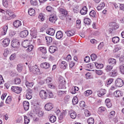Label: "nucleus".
<instances>
[{
	"instance_id": "nucleus-1",
	"label": "nucleus",
	"mask_w": 124,
	"mask_h": 124,
	"mask_svg": "<svg viewBox=\"0 0 124 124\" xmlns=\"http://www.w3.org/2000/svg\"><path fill=\"white\" fill-rule=\"evenodd\" d=\"M57 19V17L56 11H54L49 15V21L52 23H55Z\"/></svg>"
},
{
	"instance_id": "nucleus-2",
	"label": "nucleus",
	"mask_w": 124,
	"mask_h": 124,
	"mask_svg": "<svg viewBox=\"0 0 124 124\" xmlns=\"http://www.w3.org/2000/svg\"><path fill=\"white\" fill-rule=\"evenodd\" d=\"M59 17L62 19H64L68 14L67 11L62 8H60L59 9Z\"/></svg>"
},
{
	"instance_id": "nucleus-3",
	"label": "nucleus",
	"mask_w": 124,
	"mask_h": 124,
	"mask_svg": "<svg viewBox=\"0 0 124 124\" xmlns=\"http://www.w3.org/2000/svg\"><path fill=\"white\" fill-rule=\"evenodd\" d=\"M59 89H65V79L63 77H60L59 78Z\"/></svg>"
},
{
	"instance_id": "nucleus-4",
	"label": "nucleus",
	"mask_w": 124,
	"mask_h": 124,
	"mask_svg": "<svg viewBox=\"0 0 124 124\" xmlns=\"http://www.w3.org/2000/svg\"><path fill=\"white\" fill-rule=\"evenodd\" d=\"M30 70L31 72H32L34 74H40L39 69L36 65H35L30 68Z\"/></svg>"
},
{
	"instance_id": "nucleus-5",
	"label": "nucleus",
	"mask_w": 124,
	"mask_h": 124,
	"mask_svg": "<svg viewBox=\"0 0 124 124\" xmlns=\"http://www.w3.org/2000/svg\"><path fill=\"white\" fill-rule=\"evenodd\" d=\"M11 89L13 91L18 94L20 93L22 91L21 87L17 86H12Z\"/></svg>"
},
{
	"instance_id": "nucleus-6",
	"label": "nucleus",
	"mask_w": 124,
	"mask_h": 124,
	"mask_svg": "<svg viewBox=\"0 0 124 124\" xmlns=\"http://www.w3.org/2000/svg\"><path fill=\"white\" fill-rule=\"evenodd\" d=\"M115 84L116 86L117 87H120L123 85L124 83L122 79L118 78L116 80Z\"/></svg>"
},
{
	"instance_id": "nucleus-7",
	"label": "nucleus",
	"mask_w": 124,
	"mask_h": 124,
	"mask_svg": "<svg viewBox=\"0 0 124 124\" xmlns=\"http://www.w3.org/2000/svg\"><path fill=\"white\" fill-rule=\"evenodd\" d=\"M31 32L30 34L32 37L33 38L35 39L37 36V30L36 29L34 28H32L30 30Z\"/></svg>"
},
{
	"instance_id": "nucleus-8",
	"label": "nucleus",
	"mask_w": 124,
	"mask_h": 124,
	"mask_svg": "<svg viewBox=\"0 0 124 124\" xmlns=\"http://www.w3.org/2000/svg\"><path fill=\"white\" fill-rule=\"evenodd\" d=\"M39 95L40 97L42 99H45L47 98V94L45 91L42 90L39 92Z\"/></svg>"
},
{
	"instance_id": "nucleus-9",
	"label": "nucleus",
	"mask_w": 124,
	"mask_h": 124,
	"mask_svg": "<svg viewBox=\"0 0 124 124\" xmlns=\"http://www.w3.org/2000/svg\"><path fill=\"white\" fill-rule=\"evenodd\" d=\"M31 41L29 40H26L23 41L22 43V45L24 47H28L29 45L31 44Z\"/></svg>"
},
{
	"instance_id": "nucleus-10",
	"label": "nucleus",
	"mask_w": 124,
	"mask_h": 124,
	"mask_svg": "<svg viewBox=\"0 0 124 124\" xmlns=\"http://www.w3.org/2000/svg\"><path fill=\"white\" fill-rule=\"evenodd\" d=\"M19 42L17 40H12L11 43V46L13 48H17L18 46L20 45Z\"/></svg>"
},
{
	"instance_id": "nucleus-11",
	"label": "nucleus",
	"mask_w": 124,
	"mask_h": 124,
	"mask_svg": "<svg viewBox=\"0 0 124 124\" xmlns=\"http://www.w3.org/2000/svg\"><path fill=\"white\" fill-rule=\"evenodd\" d=\"M69 114L70 117L72 119H75L76 117L77 114L74 110H70L69 111Z\"/></svg>"
},
{
	"instance_id": "nucleus-12",
	"label": "nucleus",
	"mask_w": 124,
	"mask_h": 124,
	"mask_svg": "<svg viewBox=\"0 0 124 124\" xmlns=\"http://www.w3.org/2000/svg\"><path fill=\"white\" fill-rule=\"evenodd\" d=\"M53 107L52 104L50 103H48L46 104L45 106V109L47 111H49Z\"/></svg>"
},
{
	"instance_id": "nucleus-13",
	"label": "nucleus",
	"mask_w": 124,
	"mask_h": 124,
	"mask_svg": "<svg viewBox=\"0 0 124 124\" xmlns=\"http://www.w3.org/2000/svg\"><path fill=\"white\" fill-rule=\"evenodd\" d=\"M23 105L24 110L25 111L28 110L29 108V104L28 102L25 101L23 102Z\"/></svg>"
},
{
	"instance_id": "nucleus-14",
	"label": "nucleus",
	"mask_w": 124,
	"mask_h": 124,
	"mask_svg": "<svg viewBox=\"0 0 124 124\" xmlns=\"http://www.w3.org/2000/svg\"><path fill=\"white\" fill-rule=\"evenodd\" d=\"M87 7L85 6H84L80 10V13L82 15H85L87 14Z\"/></svg>"
},
{
	"instance_id": "nucleus-15",
	"label": "nucleus",
	"mask_w": 124,
	"mask_h": 124,
	"mask_svg": "<svg viewBox=\"0 0 124 124\" xmlns=\"http://www.w3.org/2000/svg\"><path fill=\"white\" fill-rule=\"evenodd\" d=\"M108 62L110 64L113 65V66L116 64V60L113 58H109L108 60Z\"/></svg>"
},
{
	"instance_id": "nucleus-16",
	"label": "nucleus",
	"mask_w": 124,
	"mask_h": 124,
	"mask_svg": "<svg viewBox=\"0 0 124 124\" xmlns=\"http://www.w3.org/2000/svg\"><path fill=\"white\" fill-rule=\"evenodd\" d=\"M55 32V30L53 28H50L48 29L46 31L47 34L50 35H53Z\"/></svg>"
},
{
	"instance_id": "nucleus-17",
	"label": "nucleus",
	"mask_w": 124,
	"mask_h": 124,
	"mask_svg": "<svg viewBox=\"0 0 124 124\" xmlns=\"http://www.w3.org/2000/svg\"><path fill=\"white\" fill-rule=\"evenodd\" d=\"M10 41V40L8 38L4 39L2 41L3 46L5 47L8 46L9 43Z\"/></svg>"
},
{
	"instance_id": "nucleus-18",
	"label": "nucleus",
	"mask_w": 124,
	"mask_h": 124,
	"mask_svg": "<svg viewBox=\"0 0 124 124\" xmlns=\"http://www.w3.org/2000/svg\"><path fill=\"white\" fill-rule=\"evenodd\" d=\"M68 66L67 62L64 61H62L60 64V67L62 69H65Z\"/></svg>"
},
{
	"instance_id": "nucleus-19",
	"label": "nucleus",
	"mask_w": 124,
	"mask_h": 124,
	"mask_svg": "<svg viewBox=\"0 0 124 124\" xmlns=\"http://www.w3.org/2000/svg\"><path fill=\"white\" fill-rule=\"evenodd\" d=\"M40 66L41 68L46 69L49 68L50 65L49 63L45 62L41 63Z\"/></svg>"
},
{
	"instance_id": "nucleus-20",
	"label": "nucleus",
	"mask_w": 124,
	"mask_h": 124,
	"mask_svg": "<svg viewBox=\"0 0 124 124\" xmlns=\"http://www.w3.org/2000/svg\"><path fill=\"white\" fill-rule=\"evenodd\" d=\"M110 26L114 30L117 29L119 27L118 24L116 23L111 22L110 24Z\"/></svg>"
},
{
	"instance_id": "nucleus-21",
	"label": "nucleus",
	"mask_w": 124,
	"mask_h": 124,
	"mask_svg": "<svg viewBox=\"0 0 124 124\" xmlns=\"http://www.w3.org/2000/svg\"><path fill=\"white\" fill-rule=\"evenodd\" d=\"M65 33L67 36L70 37L74 35L75 34V32L74 31L71 30L66 31Z\"/></svg>"
},
{
	"instance_id": "nucleus-22",
	"label": "nucleus",
	"mask_w": 124,
	"mask_h": 124,
	"mask_svg": "<svg viewBox=\"0 0 124 124\" xmlns=\"http://www.w3.org/2000/svg\"><path fill=\"white\" fill-rule=\"evenodd\" d=\"M22 25L21 22L19 20H17L15 21L13 23L14 26L16 28H18Z\"/></svg>"
},
{
	"instance_id": "nucleus-23",
	"label": "nucleus",
	"mask_w": 124,
	"mask_h": 124,
	"mask_svg": "<svg viewBox=\"0 0 124 124\" xmlns=\"http://www.w3.org/2000/svg\"><path fill=\"white\" fill-rule=\"evenodd\" d=\"M121 92L120 90H117L114 93L113 95L115 97H119L122 95Z\"/></svg>"
},
{
	"instance_id": "nucleus-24",
	"label": "nucleus",
	"mask_w": 124,
	"mask_h": 124,
	"mask_svg": "<svg viewBox=\"0 0 124 124\" xmlns=\"http://www.w3.org/2000/svg\"><path fill=\"white\" fill-rule=\"evenodd\" d=\"M28 34V31L27 30H24L21 32L20 33V36L22 38L26 37Z\"/></svg>"
},
{
	"instance_id": "nucleus-25",
	"label": "nucleus",
	"mask_w": 124,
	"mask_h": 124,
	"mask_svg": "<svg viewBox=\"0 0 124 124\" xmlns=\"http://www.w3.org/2000/svg\"><path fill=\"white\" fill-rule=\"evenodd\" d=\"M106 93V91L104 89H101L98 92L97 95L99 97H101Z\"/></svg>"
},
{
	"instance_id": "nucleus-26",
	"label": "nucleus",
	"mask_w": 124,
	"mask_h": 124,
	"mask_svg": "<svg viewBox=\"0 0 124 124\" xmlns=\"http://www.w3.org/2000/svg\"><path fill=\"white\" fill-rule=\"evenodd\" d=\"M8 28L7 25H5L3 26L2 28V31L1 32V35H3L6 34Z\"/></svg>"
},
{
	"instance_id": "nucleus-27",
	"label": "nucleus",
	"mask_w": 124,
	"mask_h": 124,
	"mask_svg": "<svg viewBox=\"0 0 124 124\" xmlns=\"http://www.w3.org/2000/svg\"><path fill=\"white\" fill-rule=\"evenodd\" d=\"M62 36V33L61 31H59L57 32L56 35V38L57 39H61Z\"/></svg>"
},
{
	"instance_id": "nucleus-28",
	"label": "nucleus",
	"mask_w": 124,
	"mask_h": 124,
	"mask_svg": "<svg viewBox=\"0 0 124 124\" xmlns=\"http://www.w3.org/2000/svg\"><path fill=\"white\" fill-rule=\"evenodd\" d=\"M57 49V48L55 46H51L50 47L49 51L51 53H53Z\"/></svg>"
},
{
	"instance_id": "nucleus-29",
	"label": "nucleus",
	"mask_w": 124,
	"mask_h": 124,
	"mask_svg": "<svg viewBox=\"0 0 124 124\" xmlns=\"http://www.w3.org/2000/svg\"><path fill=\"white\" fill-rule=\"evenodd\" d=\"M10 1L11 0H2L3 6L5 7H7L9 4Z\"/></svg>"
},
{
	"instance_id": "nucleus-30",
	"label": "nucleus",
	"mask_w": 124,
	"mask_h": 124,
	"mask_svg": "<svg viewBox=\"0 0 124 124\" xmlns=\"http://www.w3.org/2000/svg\"><path fill=\"white\" fill-rule=\"evenodd\" d=\"M28 14L31 16H34L35 15V11L32 8L29 9L28 11Z\"/></svg>"
},
{
	"instance_id": "nucleus-31",
	"label": "nucleus",
	"mask_w": 124,
	"mask_h": 124,
	"mask_svg": "<svg viewBox=\"0 0 124 124\" xmlns=\"http://www.w3.org/2000/svg\"><path fill=\"white\" fill-rule=\"evenodd\" d=\"M45 39L46 40L47 44L50 45L51 44L52 41V38L50 37L46 36Z\"/></svg>"
},
{
	"instance_id": "nucleus-32",
	"label": "nucleus",
	"mask_w": 124,
	"mask_h": 124,
	"mask_svg": "<svg viewBox=\"0 0 124 124\" xmlns=\"http://www.w3.org/2000/svg\"><path fill=\"white\" fill-rule=\"evenodd\" d=\"M38 50L43 54H45L46 53V48L45 47H40L38 48Z\"/></svg>"
},
{
	"instance_id": "nucleus-33",
	"label": "nucleus",
	"mask_w": 124,
	"mask_h": 124,
	"mask_svg": "<svg viewBox=\"0 0 124 124\" xmlns=\"http://www.w3.org/2000/svg\"><path fill=\"white\" fill-rule=\"evenodd\" d=\"M105 6V4L103 2H101L97 7V10L99 11H101L102 9Z\"/></svg>"
},
{
	"instance_id": "nucleus-34",
	"label": "nucleus",
	"mask_w": 124,
	"mask_h": 124,
	"mask_svg": "<svg viewBox=\"0 0 124 124\" xmlns=\"http://www.w3.org/2000/svg\"><path fill=\"white\" fill-rule=\"evenodd\" d=\"M46 10L48 12L52 13L54 11H55L54 8L50 6H48L46 7Z\"/></svg>"
},
{
	"instance_id": "nucleus-35",
	"label": "nucleus",
	"mask_w": 124,
	"mask_h": 124,
	"mask_svg": "<svg viewBox=\"0 0 124 124\" xmlns=\"http://www.w3.org/2000/svg\"><path fill=\"white\" fill-rule=\"evenodd\" d=\"M117 75V72L115 70H112L109 73V75L111 77H114L116 76Z\"/></svg>"
},
{
	"instance_id": "nucleus-36",
	"label": "nucleus",
	"mask_w": 124,
	"mask_h": 124,
	"mask_svg": "<svg viewBox=\"0 0 124 124\" xmlns=\"http://www.w3.org/2000/svg\"><path fill=\"white\" fill-rule=\"evenodd\" d=\"M45 15L43 13H40L39 15L38 18L39 20L43 21L45 19Z\"/></svg>"
},
{
	"instance_id": "nucleus-37",
	"label": "nucleus",
	"mask_w": 124,
	"mask_h": 124,
	"mask_svg": "<svg viewBox=\"0 0 124 124\" xmlns=\"http://www.w3.org/2000/svg\"><path fill=\"white\" fill-rule=\"evenodd\" d=\"M112 40L114 44L117 43L119 42V39L118 37H114L112 38Z\"/></svg>"
},
{
	"instance_id": "nucleus-38",
	"label": "nucleus",
	"mask_w": 124,
	"mask_h": 124,
	"mask_svg": "<svg viewBox=\"0 0 124 124\" xmlns=\"http://www.w3.org/2000/svg\"><path fill=\"white\" fill-rule=\"evenodd\" d=\"M94 64L96 68L98 69H101L103 67V64H99L96 62H94Z\"/></svg>"
},
{
	"instance_id": "nucleus-39",
	"label": "nucleus",
	"mask_w": 124,
	"mask_h": 124,
	"mask_svg": "<svg viewBox=\"0 0 124 124\" xmlns=\"http://www.w3.org/2000/svg\"><path fill=\"white\" fill-rule=\"evenodd\" d=\"M6 12L7 14L8 15L10 16L11 14V11L9 10H4L2 9H0V12H1L3 13H4L5 12Z\"/></svg>"
},
{
	"instance_id": "nucleus-40",
	"label": "nucleus",
	"mask_w": 124,
	"mask_h": 124,
	"mask_svg": "<svg viewBox=\"0 0 124 124\" xmlns=\"http://www.w3.org/2000/svg\"><path fill=\"white\" fill-rule=\"evenodd\" d=\"M79 90V88L78 87L75 86L73 87L71 91V93L72 94H74L76 93V91Z\"/></svg>"
},
{
	"instance_id": "nucleus-41",
	"label": "nucleus",
	"mask_w": 124,
	"mask_h": 124,
	"mask_svg": "<svg viewBox=\"0 0 124 124\" xmlns=\"http://www.w3.org/2000/svg\"><path fill=\"white\" fill-rule=\"evenodd\" d=\"M25 85L28 88L31 87L33 85V82H30L27 81H26L25 82Z\"/></svg>"
},
{
	"instance_id": "nucleus-42",
	"label": "nucleus",
	"mask_w": 124,
	"mask_h": 124,
	"mask_svg": "<svg viewBox=\"0 0 124 124\" xmlns=\"http://www.w3.org/2000/svg\"><path fill=\"white\" fill-rule=\"evenodd\" d=\"M113 66L108 65L106 67L105 70L107 72L110 71L113 68Z\"/></svg>"
},
{
	"instance_id": "nucleus-43",
	"label": "nucleus",
	"mask_w": 124,
	"mask_h": 124,
	"mask_svg": "<svg viewBox=\"0 0 124 124\" xmlns=\"http://www.w3.org/2000/svg\"><path fill=\"white\" fill-rule=\"evenodd\" d=\"M91 21L90 19L88 18H85L84 20V23L87 25L90 24Z\"/></svg>"
},
{
	"instance_id": "nucleus-44",
	"label": "nucleus",
	"mask_w": 124,
	"mask_h": 124,
	"mask_svg": "<svg viewBox=\"0 0 124 124\" xmlns=\"http://www.w3.org/2000/svg\"><path fill=\"white\" fill-rule=\"evenodd\" d=\"M66 114V113L65 111L62 112L59 117V119L60 120H62Z\"/></svg>"
},
{
	"instance_id": "nucleus-45",
	"label": "nucleus",
	"mask_w": 124,
	"mask_h": 124,
	"mask_svg": "<svg viewBox=\"0 0 124 124\" xmlns=\"http://www.w3.org/2000/svg\"><path fill=\"white\" fill-rule=\"evenodd\" d=\"M92 93V91L90 90H88L85 91L84 92L85 96H88L91 94Z\"/></svg>"
},
{
	"instance_id": "nucleus-46",
	"label": "nucleus",
	"mask_w": 124,
	"mask_h": 124,
	"mask_svg": "<svg viewBox=\"0 0 124 124\" xmlns=\"http://www.w3.org/2000/svg\"><path fill=\"white\" fill-rule=\"evenodd\" d=\"M115 115V111H111L109 113L108 115L109 117L110 118H113Z\"/></svg>"
},
{
	"instance_id": "nucleus-47",
	"label": "nucleus",
	"mask_w": 124,
	"mask_h": 124,
	"mask_svg": "<svg viewBox=\"0 0 124 124\" xmlns=\"http://www.w3.org/2000/svg\"><path fill=\"white\" fill-rule=\"evenodd\" d=\"M87 122L89 124H93L94 122V119L93 117H90L87 120Z\"/></svg>"
},
{
	"instance_id": "nucleus-48",
	"label": "nucleus",
	"mask_w": 124,
	"mask_h": 124,
	"mask_svg": "<svg viewBox=\"0 0 124 124\" xmlns=\"http://www.w3.org/2000/svg\"><path fill=\"white\" fill-rule=\"evenodd\" d=\"M96 12L94 10H92L89 13V15L93 17H94L96 16Z\"/></svg>"
},
{
	"instance_id": "nucleus-49",
	"label": "nucleus",
	"mask_w": 124,
	"mask_h": 124,
	"mask_svg": "<svg viewBox=\"0 0 124 124\" xmlns=\"http://www.w3.org/2000/svg\"><path fill=\"white\" fill-rule=\"evenodd\" d=\"M106 110L105 108L103 107H99L98 109V112L99 113H101L104 111Z\"/></svg>"
},
{
	"instance_id": "nucleus-50",
	"label": "nucleus",
	"mask_w": 124,
	"mask_h": 124,
	"mask_svg": "<svg viewBox=\"0 0 124 124\" xmlns=\"http://www.w3.org/2000/svg\"><path fill=\"white\" fill-rule=\"evenodd\" d=\"M79 7L78 6H76L73 9V12L75 13H77L79 11Z\"/></svg>"
},
{
	"instance_id": "nucleus-51",
	"label": "nucleus",
	"mask_w": 124,
	"mask_h": 124,
	"mask_svg": "<svg viewBox=\"0 0 124 124\" xmlns=\"http://www.w3.org/2000/svg\"><path fill=\"white\" fill-rule=\"evenodd\" d=\"M56 120V117L54 116H51L50 118V121L51 123H54L55 122Z\"/></svg>"
},
{
	"instance_id": "nucleus-52",
	"label": "nucleus",
	"mask_w": 124,
	"mask_h": 124,
	"mask_svg": "<svg viewBox=\"0 0 124 124\" xmlns=\"http://www.w3.org/2000/svg\"><path fill=\"white\" fill-rule=\"evenodd\" d=\"M72 102L74 105H75L77 104L78 102V100L77 98L76 97H74L72 99Z\"/></svg>"
},
{
	"instance_id": "nucleus-53",
	"label": "nucleus",
	"mask_w": 124,
	"mask_h": 124,
	"mask_svg": "<svg viewBox=\"0 0 124 124\" xmlns=\"http://www.w3.org/2000/svg\"><path fill=\"white\" fill-rule=\"evenodd\" d=\"M113 79L112 78L108 79L106 82V85H109L113 82Z\"/></svg>"
},
{
	"instance_id": "nucleus-54",
	"label": "nucleus",
	"mask_w": 124,
	"mask_h": 124,
	"mask_svg": "<svg viewBox=\"0 0 124 124\" xmlns=\"http://www.w3.org/2000/svg\"><path fill=\"white\" fill-rule=\"evenodd\" d=\"M24 123L25 124H28L30 122L29 118L27 116H24Z\"/></svg>"
},
{
	"instance_id": "nucleus-55",
	"label": "nucleus",
	"mask_w": 124,
	"mask_h": 124,
	"mask_svg": "<svg viewBox=\"0 0 124 124\" xmlns=\"http://www.w3.org/2000/svg\"><path fill=\"white\" fill-rule=\"evenodd\" d=\"M31 5L36 6L38 4L37 0H31Z\"/></svg>"
},
{
	"instance_id": "nucleus-56",
	"label": "nucleus",
	"mask_w": 124,
	"mask_h": 124,
	"mask_svg": "<svg viewBox=\"0 0 124 124\" xmlns=\"http://www.w3.org/2000/svg\"><path fill=\"white\" fill-rule=\"evenodd\" d=\"M91 57L92 61H95L97 58L96 55L94 54H92L91 55Z\"/></svg>"
},
{
	"instance_id": "nucleus-57",
	"label": "nucleus",
	"mask_w": 124,
	"mask_h": 124,
	"mask_svg": "<svg viewBox=\"0 0 124 124\" xmlns=\"http://www.w3.org/2000/svg\"><path fill=\"white\" fill-rule=\"evenodd\" d=\"M120 70L121 72L124 74V64H123L120 66Z\"/></svg>"
},
{
	"instance_id": "nucleus-58",
	"label": "nucleus",
	"mask_w": 124,
	"mask_h": 124,
	"mask_svg": "<svg viewBox=\"0 0 124 124\" xmlns=\"http://www.w3.org/2000/svg\"><path fill=\"white\" fill-rule=\"evenodd\" d=\"M121 47L120 46L118 45H117L116 46L115 48L113 50V52H116L118 50H120L121 48Z\"/></svg>"
},
{
	"instance_id": "nucleus-59",
	"label": "nucleus",
	"mask_w": 124,
	"mask_h": 124,
	"mask_svg": "<svg viewBox=\"0 0 124 124\" xmlns=\"http://www.w3.org/2000/svg\"><path fill=\"white\" fill-rule=\"evenodd\" d=\"M71 55L69 54L66 57H64V59L68 61H69L71 60Z\"/></svg>"
},
{
	"instance_id": "nucleus-60",
	"label": "nucleus",
	"mask_w": 124,
	"mask_h": 124,
	"mask_svg": "<svg viewBox=\"0 0 124 124\" xmlns=\"http://www.w3.org/2000/svg\"><path fill=\"white\" fill-rule=\"evenodd\" d=\"M76 26L79 29L80 28L81 25L80 24L81 23V21L80 20H78L76 22Z\"/></svg>"
},
{
	"instance_id": "nucleus-61",
	"label": "nucleus",
	"mask_w": 124,
	"mask_h": 124,
	"mask_svg": "<svg viewBox=\"0 0 124 124\" xmlns=\"http://www.w3.org/2000/svg\"><path fill=\"white\" fill-rule=\"evenodd\" d=\"M28 47V48L27 49V50L28 51L30 52L33 49V46L31 44L29 45Z\"/></svg>"
},
{
	"instance_id": "nucleus-62",
	"label": "nucleus",
	"mask_w": 124,
	"mask_h": 124,
	"mask_svg": "<svg viewBox=\"0 0 124 124\" xmlns=\"http://www.w3.org/2000/svg\"><path fill=\"white\" fill-rule=\"evenodd\" d=\"M17 69L18 71L19 72H20L22 70V67L20 64H18L17 66Z\"/></svg>"
},
{
	"instance_id": "nucleus-63",
	"label": "nucleus",
	"mask_w": 124,
	"mask_h": 124,
	"mask_svg": "<svg viewBox=\"0 0 124 124\" xmlns=\"http://www.w3.org/2000/svg\"><path fill=\"white\" fill-rule=\"evenodd\" d=\"M85 116L86 117H88L91 115L90 112L87 110H85Z\"/></svg>"
},
{
	"instance_id": "nucleus-64",
	"label": "nucleus",
	"mask_w": 124,
	"mask_h": 124,
	"mask_svg": "<svg viewBox=\"0 0 124 124\" xmlns=\"http://www.w3.org/2000/svg\"><path fill=\"white\" fill-rule=\"evenodd\" d=\"M16 57V54L15 53L12 54L10 56L9 59L11 60L15 59Z\"/></svg>"
}]
</instances>
